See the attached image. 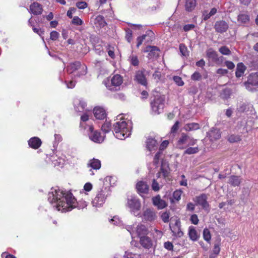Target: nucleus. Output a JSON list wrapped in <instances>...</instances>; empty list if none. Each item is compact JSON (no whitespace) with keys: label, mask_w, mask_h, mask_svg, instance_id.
Segmentation results:
<instances>
[{"label":"nucleus","mask_w":258,"mask_h":258,"mask_svg":"<svg viewBox=\"0 0 258 258\" xmlns=\"http://www.w3.org/2000/svg\"><path fill=\"white\" fill-rule=\"evenodd\" d=\"M246 70L245 66L242 63H238L237 65L236 70L235 72L236 77L239 78L241 77Z\"/></svg>","instance_id":"nucleus-32"},{"label":"nucleus","mask_w":258,"mask_h":258,"mask_svg":"<svg viewBox=\"0 0 258 258\" xmlns=\"http://www.w3.org/2000/svg\"><path fill=\"white\" fill-rule=\"evenodd\" d=\"M93 188V185L90 182L86 183L83 187V188L80 190V193L85 194V195H88V192L90 191Z\"/></svg>","instance_id":"nucleus-38"},{"label":"nucleus","mask_w":258,"mask_h":258,"mask_svg":"<svg viewBox=\"0 0 258 258\" xmlns=\"http://www.w3.org/2000/svg\"><path fill=\"white\" fill-rule=\"evenodd\" d=\"M49 160L51 161L54 167L58 168L62 167L66 162L64 156H60L55 153L50 156Z\"/></svg>","instance_id":"nucleus-13"},{"label":"nucleus","mask_w":258,"mask_h":258,"mask_svg":"<svg viewBox=\"0 0 258 258\" xmlns=\"http://www.w3.org/2000/svg\"><path fill=\"white\" fill-rule=\"evenodd\" d=\"M158 144L156 140L153 138H148L146 142V147L151 153L155 152L158 148Z\"/></svg>","instance_id":"nucleus-22"},{"label":"nucleus","mask_w":258,"mask_h":258,"mask_svg":"<svg viewBox=\"0 0 258 258\" xmlns=\"http://www.w3.org/2000/svg\"><path fill=\"white\" fill-rule=\"evenodd\" d=\"M109 195V188L107 187H102L98 190L96 197L92 202L93 206L96 208L101 207Z\"/></svg>","instance_id":"nucleus-4"},{"label":"nucleus","mask_w":258,"mask_h":258,"mask_svg":"<svg viewBox=\"0 0 258 258\" xmlns=\"http://www.w3.org/2000/svg\"><path fill=\"white\" fill-rule=\"evenodd\" d=\"M123 83V78L118 74L113 75L110 78H107L103 81V84L110 90L116 91L120 89Z\"/></svg>","instance_id":"nucleus-5"},{"label":"nucleus","mask_w":258,"mask_h":258,"mask_svg":"<svg viewBox=\"0 0 258 258\" xmlns=\"http://www.w3.org/2000/svg\"><path fill=\"white\" fill-rule=\"evenodd\" d=\"M143 221L146 222H152L157 218L156 212L152 208H147L144 210L142 214H140Z\"/></svg>","instance_id":"nucleus-11"},{"label":"nucleus","mask_w":258,"mask_h":258,"mask_svg":"<svg viewBox=\"0 0 258 258\" xmlns=\"http://www.w3.org/2000/svg\"><path fill=\"white\" fill-rule=\"evenodd\" d=\"M94 49L96 53L99 55H101L103 53L102 47L100 45H95Z\"/></svg>","instance_id":"nucleus-58"},{"label":"nucleus","mask_w":258,"mask_h":258,"mask_svg":"<svg viewBox=\"0 0 258 258\" xmlns=\"http://www.w3.org/2000/svg\"><path fill=\"white\" fill-rule=\"evenodd\" d=\"M30 11L35 15H38L42 13V6L38 3H34L30 7Z\"/></svg>","instance_id":"nucleus-26"},{"label":"nucleus","mask_w":258,"mask_h":258,"mask_svg":"<svg viewBox=\"0 0 258 258\" xmlns=\"http://www.w3.org/2000/svg\"><path fill=\"white\" fill-rule=\"evenodd\" d=\"M188 234L190 239L192 241L197 240L199 237V235L198 234L196 228L192 226H189L188 228Z\"/></svg>","instance_id":"nucleus-30"},{"label":"nucleus","mask_w":258,"mask_h":258,"mask_svg":"<svg viewBox=\"0 0 258 258\" xmlns=\"http://www.w3.org/2000/svg\"><path fill=\"white\" fill-rule=\"evenodd\" d=\"M214 28L217 32L222 33L227 30L228 25L224 21H219L216 22Z\"/></svg>","instance_id":"nucleus-21"},{"label":"nucleus","mask_w":258,"mask_h":258,"mask_svg":"<svg viewBox=\"0 0 258 258\" xmlns=\"http://www.w3.org/2000/svg\"><path fill=\"white\" fill-rule=\"evenodd\" d=\"M173 80L178 86H182L184 84V83L182 80L181 78H180L179 76H174L173 77Z\"/></svg>","instance_id":"nucleus-53"},{"label":"nucleus","mask_w":258,"mask_h":258,"mask_svg":"<svg viewBox=\"0 0 258 258\" xmlns=\"http://www.w3.org/2000/svg\"><path fill=\"white\" fill-rule=\"evenodd\" d=\"M136 189L138 193L144 198V195L148 193L149 187L146 182L140 181L136 184Z\"/></svg>","instance_id":"nucleus-15"},{"label":"nucleus","mask_w":258,"mask_h":258,"mask_svg":"<svg viewBox=\"0 0 258 258\" xmlns=\"http://www.w3.org/2000/svg\"><path fill=\"white\" fill-rule=\"evenodd\" d=\"M237 110L238 112L245 113L247 115H250L252 118H257L256 112L253 107V105L247 102H241L237 106Z\"/></svg>","instance_id":"nucleus-7"},{"label":"nucleus","mask_w":258,"mask_h":258,"mask_svg":"<svg viewBox=\"0 0 258 258\" xmlns=\"http://www.w3.org/2000/svg\"><path fill=\"white\" fill-rule=\"evenodd\" d=\"M136 233L138 236L140 238L141 236H146L148 233V229L143 224H139L136 228Z\"/></svg>","instance_id":"nucleus-28"},{"label":"nucleus","mask_w":258,"mask_h":258,"mask_svg":"<svg viewBox=\"0 0 258 258\" xmlns=\"http://www.w3.org/2000/svg\"><path fill=\"white\" fill-rule=\"evenodd\" d=\"M182 191L180 189H177L174 191L173 193V197L170 198V202L173 203L175 202H178L181 199V196Z\"/></svg>","instance_id":"nucleus-35"},{"label":"nucleus","mask_w":258,"mask_h":258,"mask_svg":"<svg viewBox=\"0 0 258 258\" xmlns=\"http://www.w3.org/2000/svg\"><path fill=\"white\" fill-rule=\"evenodd\" d=\"M146 35H143L141 36L138 37L137 39V47H139L143 43L144 40H145V38L146 37Z\"/></svg>","instance_id":"nucleus-55"},{"label":"nucleus","mask_w":258,"mask_h":258,"mask_svg":"<svg viewBox=\"0 0 258 258\" xmlns=\"http://www.w3.org/2000/svg\"><path fill=\"white\" fill-rule=\"evenodd\" d=\"M241 181V178L238 176L231 175L228 178V182L233 186H239Z\"/></svg>","instance_id":"nucleus-29"},{"label":"nucleus","mask_w":258,"mask_h":258,"mask_svg":"<svg viewBox=\"0 0 258 258\" xmlns=\"http://www.w3.org/2000/svg\"><path fill=\"white\" fill-rule=\"evenodd\" d=\"M241 140L240 137L238 135H230L228 138V141L230 143L237 142Z\"/></svg>","instance_id":"nucleus-49"},{"label":"nucleus","mask_w":258,"mask_h":258,"mask_svg":"<svg viewBox=\"0 0 258 258\" xmlns=\"http://www.w3.org/2000/svg\"><path fill=\"white\" fill-rule=\"evenodd\" d=\"M161 77V73L158 71H156L153 75V77L156 81V82H158L160 80Z\"/></svg>","instance_id":"nucleus-60"},{"label":"nucleus","mask_w":258,"mask_h":258,"mask_svg":"<svg viewBox=\"0 0 258 258\" xmlns=\"http://www.w3.org/2000/svg\"><path fill=\"white\" fill-rule=\"evenodd\" d=\"M76 6L80 9H84L87 7V4L85 2H80L77 3Z\"/></svg>","instance_id":"nucleus-59"},{"label":"nucleus","mask_w":258,"mask_h":258,"mask_svg":"<svg viewBox=\"0 0 258 258\" xmlns=\"http://www.w3.org/2000/svg\"><path fill=\"white\" fill-rule=\"evenodd\" d=\"M164 98L162 96L157 97L151 102L152 113L154 114L161 113L164 106Z\"/></svg>","instance_id":"nucleus-8"},{"label":"nucleus","mask_w":258,"mask_h":258,"mask_svg":"<svg viewBox=\"0 0 258 258\" xmlns=\"http://www.w3.org/2000/svg\"><path fill=\"white\" fill-rule=\"evenodd\" d=\"M71 79L72 80H70V81H69V80L68 81L67 80H65V81H64V82L67 85V88H73L75 86V85H76V81H74L73 79H76V78H73L72 79L71 78Z\"/></svg>","instance_id":"nucleus-51"},{"label":"nucleus","mask_w":258,"mask_h":258,"mask_svg":"<svg viewBox=\"0 0 258 258\" xmlns=\"http://www.w3.org/2000/svg\"><path fill=\"white\" fill-rule=\"evenodd\" d=\"M219 52L223 55H230L231 54V51L226 46H222L219 49Z\"/></svg>","instance_id":"nucleus-48"},{"label":"nucleus","mask_w":258,"mask_h":258,"mask_svg":"<svg viewBox=\"0 0 258 258\" xmlns=\"http://www.w3.org/2000/svg\"><path fill=\"white\" fill-rule=\"evenodd\" d=\"M201 74L199 72H196L191 75V79L192 80L196 81V80H199L201 78Z\"/></svg>","instance_id":"nucleus-61"},{"label":"nucleus","mask_w":258,"mask_h":258,"mask_svg":"<svg viewBox=\"0 0 258 258\" xmlns=\"http://www.w3.org/2000/svg\"><path fill=\"white\" fill-rule=\"evenodd\" d=\"M200 128V125L197 123H190L186 124L184 129L186 131L197 130Z\"/></svg>","instance_id":"nucleus-39"},{"label":"nucleus","mask_w":258,"mask_h":258,"mask_svg":"<svg viewBox=\"0 0 258 258\" xmlns=\"http://www.w3.org/2000/svg\"><path fill=\"white\" fill-rule=\"evenodd\" d=\"M93 114L97 119H103L106 116L104 109L100 106H96L93 109Z\"/></svg>","instance_id":"nucleus-20"},{"label":"nucleus","mask_w":258,"mask_h":258,"mask_svg":"<svg viewBox=\"0 0 258 258\" xmlns=\"http://www.w3.org/2000/svg\"><path fill=\"white\" fill-rule=\"evenodd\" d=\"M72 23L74 25L79 26L83 24V21L78 17L75 16L72 20Z\"/></svg>","instance_id":"nucleus-54"},{"label":"nucleus","mask_w":258,"mask_h":258,"mask_svg":"<svg viewBox=\"0 0 258 258\" xmlns=\"http://www.w3.org/2000/svg\"><path fill=\"white\" fill-rule=\"evenodd\" d=\"M145 70L138 71L135 75V80L139 84L146 86L147 84V80L145 75Z\"/></svg>","instance_id":"nucleus-19"},{"label":"nucleus","mask_w":258,"mask_h":258,"mask_svg":"<svg viewBox=\"0 0 258 258\" xmlns=\"http://www.w3.org/2000/svg\"><path fill=\"white\" fill-rule=\"evenodd\" d=\"M132 31L130 29H126L125 30V38L128 42H131L132 41Z\"/></svg>","instance_id":"nucleus-50"},{"label":"nucleus","mask_w":258,"mask_h":258,"mask_svg":"<svg viewBox=\"0 0 258 258\" xmlns=\"http://www.w3.org/2000/svg\"><path fill=\"white\" fill-rule=\"evenodd\" d=\"M190 220L191 223L195 225H197L199 223V219L198 216L196 214H193L190 216Z\"/></svg>","instance_id":"nucleus-56"},{"label":"nucleus","mask_w":258,"mask_h":258,"mask_svg":"<svg viewBox=\"0 0 258 258\" xmlns=\"http://www.w3.org/2000/svg\"><path fill=\"white\" fill-rule=\"evenodd\" d=\"M132 128V121L123 118L122 115L117 116L116 122L113 125V134L120 140H124L128 137L131 134Z\"/></svg>","instance_id":"nucleus-2"},{"label":"nucleus","mask_w":258,"mask_h":258,"mask_svg":"<svg viewBox=\"0 0 258 258\" xmlns=\"http://www.w3.org/2000/svg\"><path fill=\"white\" fill-rule=\"evenodd\" d=\"M152 188L155 191H159L162 187L155 179H153L152 183Z\"/></svg>","instance_id":"nucleus-47"},{"label":"nucleus","mask_w":258,"mask_h":258,"mask_svg":"<svg viewBox=\"0 0 258 258\" xmlns=\"http://www.w3.org/2000/svg\"><path fill=\"white\" fill-rule=\"evenodd\" d=\"M126 206L130 209V212L134 216L137 217L140 215L141 203L137 197L133 195L128 196Z\"/></svg>","instance_id":"nucleus-6"},{"label":"nucleus","mask_w":258,"mask_h":258,"mask_svg":"<svg viewBox=\"0 0 258 258\" xmlns=\"http://www.w3.org/2000/svg\"><path fill=\"white\" fill-rule=\"evenodd\" d=\"M88 166L93 169L98 170L101 167V162L98 159L93 158L89 161Z\"/></svg>","instance_id":"nucleus-31"},{"label":"nucleus","mask_w":258,"mask_h":258,"mask_svg":"<svg viewBox=\"0 0 258 258\" xmlns=\"http://www.w3.org/2000/svg\"><path fill=\"white\" fill-rule=\"evenodd\" d=\"M244 85L248 91L256 90L258 86V73L251 74L248 77L247 81L244 83Z\"/></svg>","instance_id":"nucleus-12"},{"label":"nucleus","mask_w":258,"mask_h":258,"mask_svg":"<svg viewBox=\"0 0 258 258\" xmlns=\"http://www.w3.org/2000/svg\"><path fill=\"white\" fill-rule=\"evenodd\" d=\"M95 23L96 25H98L100 27H103L106 24L103 17L101 16H98L96 18Z\"/></svg>","instance_id":"nucleus-41"},{"label":"nucleus","mask_w":258,"mask_h":258,"mask_svg":"<svg viewBox=\"0 0 258 258\" xmlns=\"http://www.w3.org/2000/svg\"><path fill=\"white\" fill-rule=\"evenodd\" d=\"M220 250V248L219 245L217 244H215L214 245L213 250V253L215 255H217L219 254Z\"/></svg>","instance_id":"nucleus-64"},{"label":"nucleus","mask_w":258,"mask_h":258,"mask_svg":"<svg viewBox=\"0 0 258 258\" xmlns=\"http://www.w3.org/2000/svg\"><path fill=\"white\" fill-rule=\"evenodd\" d=\"M87 68L85 65H82L79 61L70 63L66 67V71L70 77L77 78L87 74Z\"/></svg>","instance_id":"nucleus-3"},{"label":"nucleus","mask_w":258,"mask_h":258,"mask_svg":"<svg viewBox=\"0 0 258 258\" xmlns=\"http://www.w3.org/2000/svg\"><path fill=\"white\" fill-rule=\"evenodd\" d=\"M152 201L153 205L158 209H163L167 206V203L161 198L160 195L153 197Z\"/></svg>","instance_id":"nucleus-18"},{"label":"nucleus","mask_w":258,"mask_h":258,"mask_svg":"<svg viewBox=\"0 0 258 258\" xmlns=\"http://www.w3.org/2000/svg\"><path fill=\"white\" fill-rule=\"evenodd\" d=\"M124 258H137V255L131 252H125L123 256Z\"/></svg>","instance_id":"nucleus-63"},{"label":"nucleus","mask_w":258,"mask_h":258,"mask_svg":"<svg viewBox=\"0 0 258 258\" xmlns=\"http://www.w3.org/2000/svg\"><path fill=\"white\" fill-rule=\"evenodd\" d=\"M250 20L249 16L245 14H240L238 16L237 21L238 22L243 24H246L249 22Z\"/></svg>","instance_id":"nucleus-36"},{"label":"nucleus","mask_w":258,"mask_h":258,"mask_svg":"<svg viewBox=\"0 0 258 258\" xmlns=\"http://www.w3.org/2000/svg\"><path fill=\"white\" fill-rule=\"evenodd\" d=\"M86 106V102L83 100H79L78 106H75V109L78 112L85 111V107Z\"/></svg>","instance_id":"nucleus-40"},{"label":"nucleus","mask_w":258,"mask_h":258,"mask_svg":"<svg viewBox=\"0 0 258 258\" xmlns=\"http://www.w3.org/2000/svg\"><path fill=\"white\" fill-rule=\"evenodd\" d=\"M140 243L143 247L147 249H149L153 246L152 240L146 235L141 236L140 238Z\"/></svg>","instance_id":"nucleus-23"},{"label":"nucleus","mask_w":258,"mask_h":258,"mask_svg":"<svg viewBox=\"0 0 258 258\" xmlns=\"http://www.w3.org/2000/svg\"><path fill=\"white\" fill-rule=\"evenodd\" d=\"M127 60L132 66H138L139 65V59L138 56L135 54H131L129 56Z\"/></svg>","instance_id":"nucleus-37"},{"label":"nucleus","mask_w":258,"mask_h":258,"mask_svg":"<svg viewBox=\"0 0 258 258\" xmlns=\"http://www.w3.org/2000/svg\"><path fill=\"white\" fill-rule=\"evenodd\" d=\"M161 218L164 223H167L169 220V213L167 212L163 213L161 215Z\"/></svg>","instance_id":"nucleus-52"},{"label":"nucleus","mask_w":258,"mask_h":258,"mask_svg":"<svg viewBox=\"0 0 258 258\" xmlns=\"http://www.w3.org/2000/svg\"><path fill=\"white\" fill-rule=\"evenodd\" d=\"M168 144V141L166 140L164 141L161 143L159 147V151L156 154L153 160V165L155 166V168L158 167L160 164V158L162 154V151L167 147Z\"/></svg>","instance_id":"nucleus-17"},{"label":"nucleus","mask_w":258,"mask_h":258,"mask_svg":"<svg viewBox=\"0 0 258 258\" xmlns=\"http://www.w3.org/2000/svg\"><path fill=\"white\" fill-rule=\"evenodd\" d=\"M199 147L198 146H196L195 147H189L187 149H186V150H185L184 154H194L198 153L199 152Z\"/></svg>","instance_id":"nucleus-43"},{"label":"nucleus","mask_w":258,"mask_h":258,"mask_svg":"<svg viewBox=\"0 0 258 258\" xmlns=\"http://www.w3.org/2000/svg\"><path fill=\"white\" fill-rule=\"evenodd\" d=\"M196 6V0H185V8L188 12H191Z\"/></svg>","instance_id":"nucleus-33"},{"label":"nucleus","mask_w":258,"mask_h":258,"mask_svg":"<svg viewBox=\"0 0 258 258\" xmlns=\"http://www.w3.org/2000/svg\"><path fill=\"white\" fill-rule=\"evenodd\" d=\"M203 238L206 241L210 242L211 236L210 230L207 228H205L203 230Z\"/></svg>","instance_id":"nucleus-45"},{"label":"nucleus","mask_w":258,"mask_h":258,"mask_svg":"<svg viewBox=\"0 0 258 258\" xmlns=\"http://www.w3.org/2000/svg\"><path fill=\"white\" fill-rule=\"evenodd\" d=\"M208 57L215 63L220 64L223 60V57H218V55L212 48H209L207 50Z\"/></svg>","instance_id":"nucleus-16"},{"label":"nucleus","mask_w":258,"mask_h":258,"mask_svg":"<svg viewBox=\"0 0 258 258\" xmlns=\"http://www.w3.org/2000/svg\"><path fill=\"white\" fill-rule=\"evenodd\" d=\"M101 130L105 133L109 132L111 130V123L109 121H106L102 125Z\"/></svg>","instance_id":"nucleus-46"},{"label":"nucleus","mask_w":258,"mask_h":258,"mask_svg":"<svg viewBox=\"0 0 258 258\" xmlns=\"http://www.w3.org/2000/svg\"><path fill=\"white\" fill-rule=\"evenodd\" d=\"M210 140L214 141L219 139L221 137L220 131L218 129H213L209 133Z\"/></svg>","instance_id":"nucleus-34"},{"label":"nucleus","mask_w":258,"mask_h":258,"mask_svg":"<svg viewBox=\"0 0 258 258\" xmlns=\"http://www.w3.org/2000/svg\"><path fill=\"white\" fill-rule=\"evenodd\" d=\"M179 50L182 56H187L189 55V51L186 46L184 44H180L179 45Z\"/></svg>","instance_id":"nucleus-42"},{"label":"nucleus","mask_w":258,"mask_h":258,"mask_svg":"<svg viewBox=\"0 0 258 258\" xmlns=\"http://www.w3.org/2000/svg\"><path fill=\"white\" fill-rule=\"evenodd\" d=\"M197 204L201 206L203 209L208 210L209 204L207 202V197L206 195H202L196 198Z\"/></svg>","instance_id":"nucleus-25"},{"label":"nucleus","mask_w":258,"mask_h":258,"mask_svg":"<svg viewBox=\"0 0 258 258\" xmlns=\"http://www.w3.org/2000/svg\"><path fill=\"white\" fill-rule=\"evenodd\" d=\"M110 222L116 226H122L123 225L121 221L119 219V218L117 216H114L112 219L110 220Z\"/></svg>","instance_id":"nucleus-44"},{"label":"nucleus","mask_w":258,"mask_h":258,"mask_svg":"<svg viewBox=\"0 0 258 258\" xmlns=\"http://www.w3.org/2000/svg\"><path fill=\"white\" fill-rule=\"evenodd\" d=\"M86 130L91 141L97 143H100L103 141L104 136L101 135L100 132L94 130L92 124H89L88 128Z\"/></svg>","instance_id":"nucleus-9"},{"label":"nucleus","mask_w":258,"mask_h":258,"mask_svg":"<svg viewBox=\"0 0 258 258\" xmlns=\"http://www.w3.org/2000/svg\"><path fill=\"white\" fill-rule=\"evenodd\" d=\"M83 112V114L81 116L80 126L85 130H87L88 128V125L92 124L89 118L91 114V111L85 110V111Z\"/></svg>","instance_id":"nucleus-14"},{"label":"nucleus","mask_w":258,"mask_h":258,"mask_svg":"<svg viewBox=\"0 0 258 258\" xmlns=\"http://www.w3.org/2000/svg\"><path fill=\"white\" fill-rule=\"evenodd\" d=\"M225 65L227 67V68L229 70H232L235 67V64L234 63L231 61H226L225 62Z\"/></svg>","instance_id":"nucleus-62"},{"label":"nucleus","mask_w":258,"mask_h":258,"mask_svg":"<svg viewBox=\"0 0 258 258\" xmlns=\"http://www.w3.org/2000/svg\"><path fill=\"white\" fill-rule=\"evenodd\" d=\"M197 141V140L194 139L184 134H182L181 137L178 141L177 146L179 148L183 149L188 146L195 145Z\"/></svg>","instance_id":"nucleus-10"},{"label":"nucleus","mask_w":258,"mask_h":258,"mask_svg":"<svg viewBox=\"0 0 258 258\" xmlns=\"http://www.w3.org/2000/svg\"><path fill=\"white\" fill-rule=\"evenodd\" d=\"M48 201L57 211L61 212L70 211L77 207L83 209L87 206L85 201L78 202L70 191L57 187L51 188L48 194Z\"/></svg>","instance_id":"nucleus-1"},{"label":"nucleus","mask_w":258,"mask_h":258,"mask_svg":"<svg viewBox=\"0 0 258 258\" xmlns=\"http://www.w3.org/2000/svg\"><path fill=\"white\" fill-rule=\"evenodd\" d=\"M170 229L173 234L176 237H181L183 235V233L180 229L178 221H176L174 226H170Z\"/></svg>","instance_id":"nucleus-27"},{"label":"nucleus","mask_w":258,"mask_h":258,"mask_svg":"<svg viewBox=\"0 0 258 258\" xmlns=\"http://www.w3.org/2000/svg\"><path fill=\"white\" fill-rule=\"evenodd\" d=\"M28 143L29 147L34 149L39 148L42 144L41 140L36 137L30 138L28 140Z\"/></svg>","instance_id":"nucleus-24"},{"label":"nucleus","mask_w":258,"mask_h":258,"mask_svg":"<svg viewBox=\"0 0 258 258\" xmlns=\"http://www.w3.org/2000/svg\"><path fill=\"white\" fill-rule=\"evenodd\" d=\"M59 36V34L55 31H53L50 33V39L52 40H56L57 39Z\"/></svg>","instance_id":"nucleus-57"}]
</instances>
